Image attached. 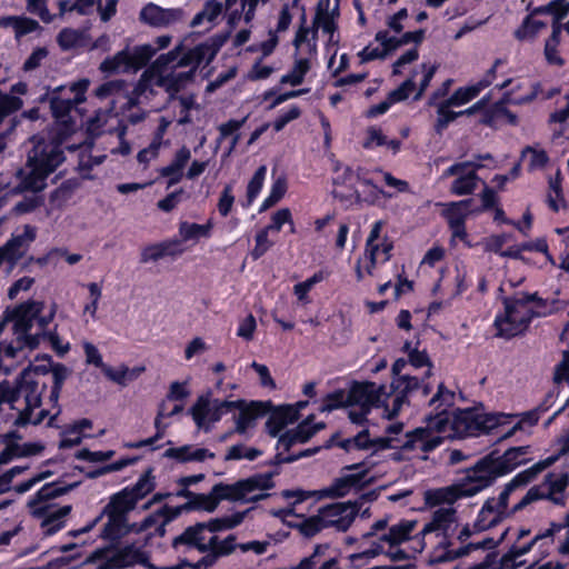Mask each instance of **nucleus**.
Returning a JSON list of instances; mask_svg holds the SVG:
<instances>
[{"label":"nucleus","instance_id":"nucleus-33","mask_svg":"<svg viewBox=\"0 0 569 569\" xmlns=\"http://www.w3.org/2000/svg\"><path fill=\"white\" fill-rule=\"evenodd\" d=\"M156 73L157 72H154L150 67L142 72L133 89L128 94L127 103L130 108L138 106L140 102V97L147 92L150 94L154 93L152 81Z\"/></svg>","mask_w":569,"mask_h":569},{"label":"nucleus","instance_id":"nucleus-57","mask_svg":"<svg viewBox=\"0 0 569 569\" xmlns=\"http://www.w3.org/2000/svg\"><path fill=\"white\" fill-rule=\"evenodd\" d=\"M418 72L415 70L408 79H406L398 88L388 93V98L392 104L407 100L416 90L415 77Z\"/></svg>","mask_w":569,"mask_h":569},{"label":"nucleus","instance_id":"nucleus-14","mask_svg":"<svg viewBox=\"0 0 569 569\" xmlns=\"http://www.w3.org/2000/svg\"><path fill=\"white\" fill-rule=\"evenodd\" d=\"M36 238L37 228L31 224H24L22 233H13L11 238L0 247V266L7 262L10 269H12L29 250L30 244Z\"/></svg>","mask_w":569,"mask_h":569},{"label":"nucleus","instance_id":"nucleus-63","mask_svg":"<svg viewBox=\"0 0 569 569\" xmlns=\"http://www.w3.org/2000/svg\"><path fill=\"white\" fill-rule=\"evenodd\" d=\"M23 106L21 98L9 93H3L0 90V118L3 120L6 117L19 111Z\"/></svg>","mask_w":569,"mask_h":569},{"label":"nucleus","instance_id":"nucleus-13","mask_svg":"<svg viewBox=\"0 0 569 569\" xmlns=\"http://www.w3.org/2000/svg\"><path fill=\"white\" fill-rule=\"evenodd\" d=\"M370 469L371 467L368 466L367 460L343 467V470L357 472L336 478L332 483L323 490L325 495L329 498H342L350 492L351 488L362 489L367 485L365 478Z\"/></svg>","mask_w":569,"mask_h":569},{"label":"nucleus","instance_id":"nucleus-51","mask_svg":"<svg viewBox=\"0 0 569 569\" xmlns=\"http://www.w3.org/2000/svg\"><path fill=\"white\" fill-rule=\"evenodd\" d=\"M266 174V166H260L254 171L253 176L251 177L247 186V203H243V207H250L253 203V201L258 198L259 193L262 190Z\"/></svg>","mask_w":569,"mask_h":569},{"label":"nucleus","instance_id":"nucleus-56","mask_svg":"<svg viewBox=\"0 0 569 569\" xmlns=\"http://www.w3.org/2000/svg\"><path fill=\"white\" fill-rule=\"evenodd\" d=\"M182 50L183 44L179 43L172 50L157 57V59L150 64V68L157 73L164 72L171 63L174 61L178 62Z\"/></svg>","mask_w":569,"mask_h":569},{"label":"nucleus","instance_id":"nucleus-58","mask_svg":"<svg viewBox=\"0 0 569 569\" xmlns=\"http://www.w3.org/2000/svg\"><path fill=\"white\" fill-rule=\"evenodd\" d=\"M329 548V543H317L312 553L302 558L298 565L292 566V569H316L322 562L321 557L325 556Z\"/></svg>","mask_w":569,"mask_h":569},{"label":"nucleus","instance_id":"nucleus-59","mask_svg":"<svg viewBox=\"0 0 569 569\" xmlns=\"http://www.w3.org/2000/svg\"><path fill=\"white\" fill-rule=\"evenodd\" d=\"M329 548V543H317L312 553L302 558L298 565L292 566V569H316L322 562L321 557L325 556Z\"/></svg>","mask_w":569,"mask_h":569},{"label":"nucleus","instance_id":"nucleus-29","mask_svg":"<svg viewBox=\"0 0 569 569\" xmlns=\"http://www.w3.org/2000/svg\"><path fill=\"white\" fill-rule=\"evenodd\" d=\"M137 503L134 498L129 493V490L123 488L111 496L102 513H114L128 517L129 512L134 510Z\"/></svg>","mask_w":569,"mask_h":569},{"label":"nucleus","instance_id":"nucleus-8","mask_svg":"<svg viewBox=\"0 0 569 569\" xmlns=\"http://www.w3.org/2000/svg\"><path fill=\"white\" fill-rule=\"evenodd\" d=\"M241 405L240 401L233 400H218L214 399L211 403L210 399L207 396L198 397L197 401L189 409V413L191 415L196 426L199 429H203L204 431L210 430L209 423H216L221 420V418L236 410L237 407Z\"/></svg>","mask_w":569,"mask_h":569},{"label":"nucleus","instance_id":"nucleus-36","mask_svg":"<svg viewBox=\"0 0 569 569\" xmlns=\"http://www.w3.org/2000/svg\"><path fill=\"white\" fill-rule=\"evenodd\" d=\"M153 468L149 467L132 486H127L124 489L129 490V493L138 502L146 498L156 489V477L153 475Z\"/></svg>","mask_w":569,"mask_h":569},{"label":"nucleus","instance_id":"nucleus-6","mask_svg":"<svg viewBox=\"0 0 569 569\" xmlns=\"http://www.w3.org/2000/svg\"><path fill=\"white\" fill-rule=\"evenodd\" d=\"M506 413H481L476 408L458 410L452 419V428L466 436L489 435L507 423Z\"/></svg>","mask_w":569,"mask_h":569},{"label":"nucleus","instance_id":"nucleus-42","mask_svg":"<svg viewBox=\"0 0 569 569\" xmlns=\"http://www.w3.org/2000/svg\"><path fill=\"white\" fill-rule=\"evenodd\" d=\"M477 170L478 169H472L466 174L457 177L451 183L450 192L455 196H468L473 193L479 181Z\"/></svg>","mask_w":569,"mask_h":569},{"label":"nucleus","instance_id":"nucleus-47","mask_svg":"<svg viewBox=\"0 0 569 569\" xmlns=\"http://www.w3.org/2000/svg\"><path fill=\"white\" fill-rule=\"evenodd\" d=\"M546 26V22L536 20L530 14H527L521 24L515 30L513 36L519 41L533 39Z\"/></svg>","mask_w":569,"mask_h":569},{"label":"nucleus","instance_id":"nucleus-43","mask_svg":"<svg viewBox=\"0 0 569 569\" xmlns=\"http://www.w3.org/2000/svg\"><path fill=\"white\" fill-rule=\"evenodd\" d=\"M451 107L455 106L449 103V99L437 104V119L433 123V131L439 136L443 133L451 122L460 117V113L450 109Z\"/></svg>","mask_w":569,"mask_h":569},{"label":"nucleus","instance_id":"nucleus-35","mask_svg":"<svg viewBox=\"0 0 569 569\" xmlns=\"http://www.w3.org/2000/svg\"><path fill=\"white\" fill-rule=\"evenodd\" d=\"M247 511H237L230 516L212 518L208 521L201 522L204 525V531L212 533L231 530L241 525L246 518Z\"/></svg>","mask_w":569,"mask_h":569},{"label":"nucleus","instance_id":"nucleus-54","mask_svg":"<svg viewBox=\"0 0 569 569\" xmlns=\"http://www.w3.org/2000/svg\"><path fill=\"white\" fill-rule=\"evenodd\" d=\"M479 123L490 128H498L502 123L501 119V99L489 106L483 107Z\"/></svg>","mask_w":569,"mask_h":569},{"label":"nucleus","instance_id":"nucleus-32","mask_svg":"<svg viewBox=\"0 0 569 569\" xmlns=\"http://www.w3.org/2000/svg\"><path fill=\"white\" fill-rule=\"evenodd\" d=\"M14 178L17 180L16 191H18L20 193L32 192L33 194L26 196L20 201H18L11 210L12 213H14L17 216L27 214V213H31V212L36 211L38 208L43 206L44 197L39 194L43 190H39V191L21 190L19 187L20 179L17 177V170L14 171Z\"/></svg>","mask_w":569,"mask_h":569},{"label":"nucleus","instance_id":"nucleus-30","mask_svg":"<svg viewBox=\"0 0 569 569\" xmlns=\"http://www.w3.org/2000/svg\"><path fill=\"white\" fill-rule=\"evenodd\" d=\"M0 27H12L16 39H20L29 33L41 30L39 22L26 16H7L0 18Z\"/></svg>","mask_w":569,"mask_h":569},{"label":"nucleus","instance_id":"nucleus-27","mask_svg":"<svg viewBox=\"0 0 569 569\" xmlns=\"http://www.w3.org/2000/svg\"><path fill=\"white\" fill-rule=\"evenodd\" d=\"M74 485L60 486L59 482H49L43 485L29 500L28 507L30 512L33 511V508H38L40 506L49 503L50 500L56 499L60 496L66 495Z\"/></svg>","mask_w":569,"mask_h":569},{"label":"nucleus","instance_id":"nucleus-18","mask_svg":"<svg viewBox=\"0 0 569 569\" xmlns=\"http://www.w3.org/2000/svg\"><path fill=\"white\" fill-rule=\"evenodd\" d=\"M183 17L181 8H162L153 2H149L142 7L139 12V20L141 23L152 28L169 27Z\"/></svg>","mask_w":569,"mask_h":569},{"label":"nucleus","instance_id":"nucleus-61","mask_svg":"<svg viewBox=\"0 0 569 569\" xmlns=\"http://www.w3.org/2000/svg\"><path fill=\"white\" fill-rule=\"evenodd\" d=\"M81 39L82 32L72 28H63L57 36V42L63 51L79 47Z\"/></svg>","mask_w":569,"mask_h":569},{"label":"nucleus","instance_id":"nucleus-39","mask_svg":"<svg viewBox=\"0 0 569 569\" xmlns=\"http://www.w3.org/2000/svg\"><path fill=\"white\" fill-rule=\"evenodd\" d=\"M413 529V521L402 520L398 525L392 526L387 533H383L380 537V541L388 542L390 546H398L410 539Z\"/></svg>","mask_w":569,"mask_h":569},{"label":"nucleus","instance_id":"nucleus-3","mask_svg":"<svg viewBox=\"0 0 569 569\" xmlns=\"http://www.w3.org/2000/svg\"><path fill=\"white\" fill-rule=\"evenodd\" d=\"M171 36L163 34L154 39L157 48L146 43L130 49L128 44L112 57H107L100 63L99 69L107 74L137 72L150 62L157 50L166 49L171 43Z\"/></svg>","mask_w":569,"mask_h":569},{"label":"nucleus","instance_id":"nucleus-2","mask_svg":"<svg viewBox=\"0 0 569 569\" xmlns=\"http://www.w3.org/2000/svg\"><path fill=\"white\" fill-rule=\"evenodd\" d=\"M503 313H497L493 326L497 329L496 337L510 340L522 336L529 329L535 318L545 317L548 312L547 300L539 297L538 292H517L502 299Z\"/></svg>","mask_w":569,"mask_h":569},{"label":"nucleus","instance_id":"nucleus-20","mask_svg":"<svg viewBox=\"0 0 569 569\" xmlns=\"http://www.w3.org/2000/svg\"><path fill=\"white\" fill-rule=\"evenodd\" d=\"M541 92L540 82L531 83L529 90L523 94H516L515 91H505L501 97V119L510 126H518V116L507 108V104L522 106L532 102Z\"/></svg>","mask_w":569,"mask_h":569},{"label":"nucleus","instance_id":"nucleus-17","mask_svg":"<svg viewBox=\"0 0 569 569\" xmlns=\"http://www.w3.org/2000/svg\"><path fill=\"white\" fill-rule=\"evenodd\" d=\"M237 401L241 402V405L236 408L239 413L238 416H234V431L238 435H244L248 429L254 427L256 420L258 418L267 416V413L272 409V402L270 400H252L247 402L243 399H238Z\"/></svg>","mask_w":569,"mask_h":569},{"label":"nucleus","instance_id":"nucleus-41","mask_svg":"<svg viewBox=\"0 0 569 569\" xmlns=\"http://www.w3.org/2000/svg\"><path fill=\"white\" fill-rule=\"evenodd\" d=\"M213 228L212 220H208L204 224H199L196 222L189 223L187 221H182L179 224V234L182 241L199 239L201 237L209 238L211 236V230Z\"/></svg>","mask_w":569,"mask_h":569},{"label":"nucleus","instance_id":"nucleus-4","mask_svg":"<svg viewBox=\"0 0 569 569\" xmlns=\"http://www.w3.org/2000/svg\"><path fill=\"white\" fill-rule=\"evenodd\" d=\"M280 473L279 469H274L264 473H254L248 478L240 479L234 483L218 482L213 488V493L219 505L221 501H244L256 503L268 498L269 493H259L252 497L248 495L256 490H270L273 489L276 483L273 478Z\"/></svg>","mask_w":569,"mask_h":569},{"label":"nucleus","instance_id":"nucleus-53","mask_svg":"<svg viewBox=\"0 0 569 569\" xmlns=\"http://www.w3.org/2000/svg\"><path fill=\"white\" fill-rule=\"evenodd\" d=\"M509 418L519 417L520 420L511 427L508 431L501 433L499 436V439H507L515 435V432L519 429H521L522 425H528L530 427H533L538 425L541 413L538 411L537 408H533L531 410H528L526 412L519 413V415H508Z\"/></svg>","mask_w":569,"mask_h":569},{"label":"nucleus","instance_id":"nucleus-49","mask_svg":"<svg viewBox=\"0 0 569 569\" xmlns=\"http://www.w3.org/2000/svg\"><path fill=\"white\" fill-rule=\"evenodd\" d=\"M313 416H309L301 421L296 428L290 429L298 443L308 442L319 430L325 428L323 422L311 423Z\"/></svg>","mask_w":569,"mask_h":569},{"label":"nucleus","instance_id":"nucleus-9","mask_svg":"<svg viewBox=\"0 0 569 569\" xmlns=\"http://www.w3.org/2000/svg\"><path fill=\"white\" fill-rule=\"evenodd\" d=\"M93 557L104 560L98 569H122L143 562V553L133 545L119 547V543H110L106 548L94 551Z\"/></svg>","mask_w":569,"mask_h":569},{"label":"nucleus","instance_id":"nucleus-22","mask_svg":"<svg viewBox=\"0 0 569 569\" xmlns=\"http://www.w3.org/2000/svg\"><path fill=\"white\" fill-rule=\"evenodd\" d=\"M453 400V392L449 391L445 388V386L441 383L438 387L437 393L431 398L430 405H435L439 402V405L436 407L437 410H439L436 415H430L426 419L427 421V428L432 432L433 430L438 432H443L447 429V426L449 423V413L446 408H440L443 405L450 406Z\"/></svg>","mask_w":569,"mask_h":569},{"label":"nucleus","instance_id":"nucleus-62","mask_svg":"<svg viewBox=\"0 0 569 569\" xmlns=\"http://www.w3.org/2000/svg\"><path fill=\"white\" fill-rule=\"evenodd\" d=\"M343 407H351L348 405V392L342 389L329 392L322 402V410L333 411Z\"/></svg>","mask_w":569,"mask_h":569},{"label":"nucleus","instance_id":"nucleus-60","mask_svg":"<svg viewBox=\"0 0 569 569\" xmlns=\"http://www.w3.org/2000/svg\"><path fill=\"white\" fill-rule=\"evenodd\" d=\"M128 89V83L123 79L110 80L101 83L96 89V96L100 99H107L111 96L121 94Z\"/></svg>","mask_w":569,"mask_h":569},{"label":"nucleus","instance_id":"nucleus-1","mask_svg":"<svg viewBox=\"0 0 569 569\" xmlns=\"http://www.w3.org/2000/svg\"><path fill=\"white\" fill-rule=\"evenodd\" d=\"M78 104L73 99H61L58 96L50 98V109L56 122L61 127L50 138L33 136L31 148L27 151L22 166L17 168L20 179V189L39 191L48 186V178L64 162L66 154L62 144L74 130L71 111Z\"/></svg>","mask_w":569,"mask_h":569},{"label":"nucleus","instance_id":"nucleus-45","mask_svg":"<svg viewBox=\"0 0 569 569\" xmlns=\"http://www.w3.org/2000/svg\"><path fill=\"white\" fill-rule=\"evenodd\" d=\"M68 376L69 369L63 363H54L52 367V386L49 395V402L52 407H58L60 393Z\"/></svg>","mask_w":569,"mask_h":569},{"label":"nucleus","instance_id":"nucleus-52","mask_svg":"<svg viewBox=\"0 0 569 569\" xmlns=\"http://www.w3.org/2000/svg\"><path fill=\"white\" fill-rule=\"evenodd\" d=\"M547 204L553 212H558L560 207H565V198L561 186V178L559 173L555 179L549 180V193L547 196Z\"/></svg>","mask_w":569,"mask_h":569},{"label":"nucleus","instance_id":"nucleus-31","mask_svg":"<svg viewBox=\"0 0 569 569\" xmlns=\"http://www.w3.org/2000/svg\"><path fill=\"white\" fill-rule=\"evenodd\" d=\"M102 516H107L108 521L103 526L101 538L110 541V543H120V540L126 537V521L128 517L101 512L98 518L100 519Z\"/></svg>","mask_w":569,"mask_h":569},{"label":"nucleus","instance_id":"nucleus-11","mask_svg":"<svg viewBox=\"0 0 569 569\" xmlns=\"http://www.w3.org/2000/svg\"><path fill=\"white\" fill-rule=\"evenodd\" d=\"M385 393V385L352 380L348 389V405L369 409L386 407Z\"/></svg>","mask_w":569,"mask_h":569},{"label":"nucleus","instance_id":"nucleus-21","mask_svg":"<svg viewBox=\"0 0 569 569\" xmlns=\"http://www.w3.org/2000/svg\"><path fill=\"white\" fill-rule=\"evenodd\" d=\"M267 415L269 416L264 428L266 432L272 438L278 437L289 423L296 422L300 417L299 408L292 405L278 407L272 405V409Z\"/></svg>","mask_w":569,"mask_h":569},{"label":"nucleus","instance_id":"nucleus-40","mask_svg":"<svg viewBox=\"0 0 569 569\" xmlns=\"http://www.w3.org/2000/svg\"><path fill=\"white\" fill-rule=\"evenodd\" d=\"M236 540L234 535H229L223 540H220L218 536H212L207 542V552L213 555L218 561L219 558L231 555L238 548Z\"/></svg>","mask_w":569,"mask_h":569},{"label":"nucleus","instance_id":"nucleus-38","mask_svg":"<svg viewBox=\"0 0 569 569\" xmlns=\"http://www.w3.org/2000/svg\"><path fill=\"white\" fill-rule=\"evenodd\" d=\"M556 458L549 457L546 460L538 461L530 468L517 473L508 483L516 490L530 483L547 467L553 463Z\"/></svg>","mask_w":569,"mask_h":569},{"label":"nucleus","instance_id":"nucleus-5","mask_svg":"<svg viewBox=\"0 0 569 569\" xmlns=\"http://www.w3.org/2000/svg\"><path fill=\"white\" fill-rule=\"evenodd\" d=\"M43 309L44 303L42 301L28 300L13 308H7L0 318L4 321V327L8 322H12V331L17 340L22 345H27L28 349L33 350L40 345V335H32L30 330L36 318H38Z\"/></svg>","mask_w":569,"mask_h":569},{"label":"nucleus","instance_id":"nucleus-34","mask_svg":"<svg viewBox=\"0 0 569 569\" xmlns=\"http://www.w3.org/2000/svg\"><path fill=\"white\" fill-rule=\"evenodd\" d=\"M248 117H243L242 119H230L224 123H221L218 127L219 137L217 138V142L220 144L224 139L231 137L230 146L228 148L227 154H230L240 141L239 130L244 126Z\"/></svg>","mask_w":569,"mask_h":569},{"label":"nucleus","instance_id":"nucleus-26","mask_svg":"<svg viewBox=\"0 0 569 569\" xmlns=\"http://www.w3.org/2000/svg\"><path fill=\"white\" fill-rule=\"evenodd\" d=\"M171 546L178 550L181 546L188 549H197L199 552H207V542L204 538V525L196 522L187 527L182 533L174 537Z\"/></svg>","mask_w":569,"mask_h":569},{"label":"nucleus","instance_id":"nucleus-64","mask_svg":"<svg viewBox=\"0 0 569 569\" xmlns=\"http://www.w3.org/2000/svg\"><path fill=\"white\" fill-rule=\"evenodd\" d=\"M230 34H231V30H227L224 32H219V33H216L212 37H210L207 42L202 43L207 47V54H208L207 63H210L216 58V56L218 54L220 49L228 41Z\"/></svg>","mask_w":569,"mask_h":569},{"label":"nucleus","instance_id":"nucleus-44","mask_svg":"<svg viewBox=\"0 0 569 569\" xmlns=\"http://www.w3.org/2000/svg\"><path fill=\"white\" fill-rule=\"evenodd\" d=\"M186 512L190 511H207L213 512L218 508L217 499L213 493V488L209 493L194 492L191 501L184 502Z\"/></svg>","mask_w":569,"mask_h":569},{"label":"nucleus","instance_id":"nucleus-7","mask_svg":"<svg viewBox=\"0 0 569 569\" xmlns=\"http://www.w3.org/2000/svg\"><path fill=\"white\" fill-rule=\"evenodd\" d=\"M37 361H43V363L33 365L29 363L14 379L13 383L9 382V390L13 392L17 400L21 398V393L30 392H44L48 383L42 380L44 376L52 372L54 366L52 357L50 355L37 356Z\"/></svg>","mask_w":569,"mask_h":569},{"label":"nucleus","instance_id":"nucleus-46","mask_svg":"<svg viewBox=\"0 0 569 569\" xmlns=\"http://www.w3.org/2000/svg\"><path fill=\"white\" fill-rule=\"evenodd\" d=\"M207 47L204 44H197L196 47L181 52L178 62L174 67L184 68L191 66L196 70L206 60L207 61Z\"/></svg>","mask_w":569,"mask_h":569},{"label":"nucleus","instance_id":"nucleus-24","mask_svg":"<svg viewBox=\"0 0 569 569\" xmlns=\"http://www.w3.org/2000/svg\"><path fill=\"white\" fill-rule=\"evenodd\" d=\"M184 249L181 246V240L173 238L146 246L140 253V262L147 263L149 261H158L166 257H178L182 254Z\"/></svg>","mask_w":569,"mask_h":569},{"label":"nucleus","instance_id":"nucleus-19","mask_svg":"<svg viewBox=\"0 0 569 569\" xmlns=\"http://www.w3.org/2000/svg\"><path fill=\"white\" fill-rule=\"evenodd\" d=\"M42 395L43 392L21 393L26 406L23 409H16L18 410V416L13 421L16 427L24 428L29 425L39 426L47 417H49L50 412L47 409H41L36 416H33V410L40 408L42 405Z\"/></svg>","mask_w":569,"mask_h":569},{"label":"nucleus","instance_id":"nucleus-25","mask_svg":"<svg viewBox=\"0 0 569 569\" xmlns=\"http://www.w3.org/2000/svg\"><path fill=\"white\" fill-rule=\"evenodd\" d=\"M528 452V446L511 447L506 450L503 455L498 457L495 456V452H491L496 476L502 477L512 472L518 466L526 462L521 457L526 456Z\"/></svg>","mask_w":569,"mask_h":569},{"label":"nucleus","instance_id":"nucleus-10","mask_svg":"<svg viewBox=\"0 0 569 569\" xmlns=\"http://www.w3.org/2000/svg\"><path fill=\"white\" fill-rule=\"evenodd\" d=\"M499 478L492 466V453L481 458L468 472L463 481L459 482L466 498L473 497L478 492L493 485Z\"/></svg>","mask_w":569,"mask_h":569},{"label":"nucleus","instance_id":"nucleus-23","mask_svg":"<svg viewBox=\"0 0 569 569\" xmlns=\"http://www.w3.org/2000/svg\"><path fill=\"white\" fill-rule=\"evenodd\" d=\"M508 519L507 511L498 509L493 503V497H489L482 503L473 522V531L483 532L496 528Z\"/></svg>","mask_w":569,"mask_h":569},{"label":"nucleus","instance_id":"nucleus-12","mask_svg":"<svg viewBox=\"0 0 569 569\" xmlns=\"http://www.w3.org/2000/svg\"><path fill=\"white\" fill-rule=\"evenodd\" d=\"M360 511V505L355 501L335 502L319 509L318 516L322 517L326 528H336L346 532Z\"/></svg>","mask_w":569,"mask_h":569},{"label":"nucleus","instance_id":"nucleus-50","mask_svg":"<svg viewBox=\"0 0 569 569\" xmlns=\"http://www.w3.org/2000/svg\"><path fill=\"white\" fill-rule=\"evenodd\" d=\"M310 70V61L307 58L296 60L292 69L281 77V83H290L291 86H300L308 71Z\"/></svg>","mask_w":569,"mask_h":569},{"label":"nucleus","instance_id":"nucleus-55","mask_svg":"<svg viewBox=\"0 0 569 569\" xmlns=\"http://www.w3.org/2000/svg\"><path fill=\"white\" fill-rule=\"evenodd\" d=\"M481 91V87H479L477 83L468 87H460L456 89L455 92L448 98L449 103L453 104L455 107H460L478 97Z\"/></svg>","mask_w":569,"mask_h":569},{"label":"nucleus","instance_id":"nucleus-37","mask_svg":"<svg viewBox=\"0 0 569 569\" xmlns=\"http://www.w3.org/2000/svg\"><path fill=\"white\" fill-rule=\"evenodd\" d=\"M462 490L458 483L452 485L451 487L438 489L435 491H427L426 501L431 506H437L441 503H453L458 499L466 498L465 495H461Z\"/></svg>","mask_w":569,"mask_h":569},{"label":"nucleus","instance_id":"nucleus-16","mask_svg":"<svg viewBox=\"0 0 569 569\" xmlns=\"http://www.w3.org/2000/svg\"><path fill=\"white\" fill-rule=\"evenodd\" d=\"M72 507L70 505L57 507L51 503L33 508L30 513L33 518L39 519L40 527L44 537L56 535L58 531L64 528L66 518L70 515Z\"/></svg>","mask_w":569,"mask_h":569},{"label":"nucleus","instance_id":"nucleus-15","mask_svg":"<svg viewBox=\"0 0 569 569\" xmlns=\"http://www.w3.org/2000/svg\"><path fill=\"white\" fill-rule=\"evenodd\" d=\"M420 389V380L417 377L405 375L391 379L390 390L385 393L386 408L388 407L389 399H392V409L388 413V418L392 419L398 416L402 406L409 403V397Z\"/></svg>","mask_w":569,"mask_h":569},{"label":"nucleus","instance_id":"nucleus-48","mask_svg":"<svg viewBox=\"0 0 569 569\" xmlns=\"http://www.w3.org/2000/svg\"><path fill=\"white\" fill-rule=\"evenodd\" d=\"M24 348H28L27 345L20 343L17 339L10 342L0 341V375H10L12 370L11 365H3V360H14Z\"/></svg>","mask_w":569,"mask_h":569},{"label":"nucleus","instance_id":"nucleus-28","mask_svg":"<svg viewBox=\"0 0 569 569\" xmlns=\"http://www.w3.org/2000/svg\"><path fill=\"white\" fill-rule=\"evenodd\" d=\"M44 446L40 442H26L19 445L14 441L8 442L0 452V463H8L13 458L32 457L42 452Z\"/></svg>","mask_w":569,"mask_h":569}]
</instances>
